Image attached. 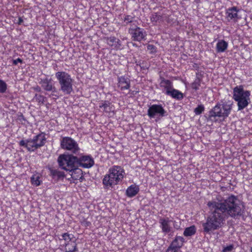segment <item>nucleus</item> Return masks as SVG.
Returning <instances> with one entry per match:
<instances>
[{"label":"nucleus","instance_id":"nucleus-29","mask_svg":"<svg viewBox=\"0 0 252 252\" xmlns=\"http://www.w3.org/2000/svg\"><path fill=\"white\" fill-rule=\"evenodd\" d=\"M62 239L64 241V245H65L66 243H69L75 240V239H73V235L71 234L64 233L62 235Z\"/></svg>","mask_w":252,"mask_h":252},{"label":"nucleus","instance_id":"nucleus-25","mask_svg":"<svg viewBox=\"0 0 252 252\" xmlns=\"http://www.w3.org/2000/svg\"><path fill=\"white\" fill-rule=\"evenodd\" d=\"M64 246L65 247V252H74L77 251L75 240L69 243H66Z\"/></svg>","mask_w":252,"mask_h":252},{"label":"nucleus","instance_id":"nucleus-23","mask_svg":"<svg viewBox=\"0 0 252 252\" xmlns=\"http://www.w3.org/2000/svg\"><path fill=\"white\" fill-rule=\"evenodd\" d=\"M41 84L42 88L46 91L56 92V89L53 87L51 82L47 79H43L41 81Z\"/></svg>","mask_w":252,"mask_h":252},{"label":"nucleus","instance_id":"nucleus-26","mask_svg":"<svg viewBox=\"0 0 252 252\" xmlns=\"http://www.w3.org/2000/svg\"><path fill=\"white\" fill-rule=\"evenodd\" d=\"M150 19L154 25L163 21L162 16L158 13H153L150 17Z\"/></svg>","mask_w":252,"mask_h":252},{"label":"nucleus","instance_id":"nucleus-28","mask_svg":"<svg viewBox=\"0 0 252 252\" xmlns=\"http://www.w3.org/2000/svg\"><path fill=\"white\" fill-rule=\"evenodd\" d=\"M41 182V177L39 174H34L31 177V183L33 186H39Z\"/></svg>","mask_w":252,"mask_h":252},{"label":"nucleus","instance_id":"nucleus-34","mask_svg":"<svg viewBox=\"0 0 252 252\" xmlns=\"http://www.w3.org/2000/svg\"><path fill=\"white\" fill-rule=\"evenodd\" d=\"M204 110V107L202 105H198L196 108L194 109V112L197 115L201 114Z\"/></svg>","mask_w":252,"mask_h":252},{"label":"nucleus","instance_id":"nucleus-8","mask_svg":"<svg viewBox=\"0 0 252 252\" xmlns=\"http://www.w3.org/2000/svg\"><path fill=\"white\" fill-rule=\"evenodd\" d=\"M165 110L160 104H153L149 107L147 115L150 118L159 119L164 116Z\"/></svg>","mask_w":252,"mask_h":252},{"label":"nucleus","instance_id":"nucleus-31","mask_svg":"<svg viewBox=\"0 0 252 252\" xmlns=\"http://www.w3.org/2000/svg\"><path fill=\"white\" fill-rule=\"evenodd\" d=\"M7 90V84L2 80L0 79V93H4Z\"/></svg>","mask_w":252,"mask_h":252},{"label":"nucleus","instance_id":"nucleus-5","mask_svg":"<svg viewBox=\"0 0 252 252\" xmlns=\"http://www.w3.org/2000/svg\"><path fill=\"white\" fill-rule=\"evenodd\" d=\"M55 76L60 85V90L65 94H70L73 92V79L65 71H58Z\"/></svg>","mask_w":252,"mask_h":252},{"label":"nucleus","instance_id":"nucleus-3","mask_svg":"<svg viewBox=\"0 0 252 252\" xmlns=\"http://www.w3.org/2000/svg\"><path fill=\"white\" fill-rule=\"evenodd\" d=\"M232 109L231 102L218 103L209 112L208 119L213 122H221L230 114Z\"/></svg>","mask_w":252,"mask_h":252},{"label":"nucleus","instance_id":"nucleus-15","mask_svg":"<svg viewBox=\"0 0 252 252\" xmlns=\"http://www.w3.org/2000/svg\"><path fill=\"white\" fill-rule=\"evenodd\" d=\"M118 87L121 91L128 90L130 87V79L125 76L118 77Z\"/></svg>","mask_w":252,"mask_h":252},{"label":"nucleus","instance_id":"nucleus-11","mask_svg":"<svg viewBox=\"0 0 252 252\" xmlns=\"http://www.w3.org/2000/svg\"><path fill=\"white\" fill-rule=\"evenodd\" d=\"M77 163L82 167L89 168L94 165V161L91 156L84 155L78 158Z\"/></svg>","mask_w":252,"mask_h":252},{"label":"nucleus","instance_id":"nucleus-38","mask_svg":"<svg viewBox=\"0 0 252 252\" xmlns=\"http://www.w3.org/2000/svg\"><path fill=\"white\" fill-rule=\"evenodd\" d=\"M22 63V60L20 58H18V59L13 61V63L14 65H17L18 63Z\"/></svg>","mask_w":252,"mask_h":252},{"label":"nucleus","instance_id":"nucleus-35","mask_svg":"<svg viewBox=\"0 0 252 252\" xmlns=\"http://www.w3.org/2000/svg\"><path fill=\"white\" fill-rule=\"evenodd\" d=\"M147 50L150 54L155 53L157 51L156 47L152 44H148L147 45Z\"/></svg>","mask_w":252,"mask_h":252},{"label":"nucleus","instance_id":"nucleus-32","mask_svg":"<svg viewBox=\"0 0 252 252\" xmlns=\"http://www.w3.org/2000/svg\"><path fill=\"white\" fill-rule=\"evenodd\" d=\"M51 173L53 177H57L58 178H61L63 176V173L56 169L51 170Z\"/></svg>","mask_w":252,"mask_h":252},{"label":"nucleus","instance_id":"nucleus-42","mask_svg":"<svg viewBox=\"0 0 252 252\" xmlns=\"http://www.w3.org/2000/svg\"><path fill=\"white\" fill-rule=\"evenodd\" d=\"M133 46H136V44H133Z\"/></svg>","mask_w":252,"mask_h":252},{"label":"nucleus","instance_id":"nucleus-22","mask_svg":"<svg viewBox=\"0 0 252 252\" xmlns=\"http://www.w3.org/2000/svg\"><path fill=\"white\" fill-rule=\"evenodd\" d=\"M167 95L170 96L173 98L179 100L182 99L184 97L183 94L181 92L174 88H173L170 92H168Z\"/></svg>","mask_w":252,"mask_h":252},{"label":"nucleus","instance_id":"nucleus-12","mask_svg":"<svg viewBox=\"0 0 252 252\" xmlns=\"http://www.w3.org/2000/svg\"><path fill=\"white\" fill-rule=\"evenodd\" d=\"M19 145L20 146L26 148L30 152H33L38 149L33 138L27 140H22L20 141Z\"/></svg>","mask_w":252,"mask_h":252},{"label":"nucleus","instance_id":"nucleus-40","mask_svg":"<svg viewBox=\"0 0 252 252\" xmlns=\"http://www.w3.org/2000/svg\"><path fill=\"white\" fill-rule=\"evenodd\" d=\"M166 252H176L175 250H173L171 247H168Z\"/></svg>","mask_w":252,"mask_h":252},{"label":"nucleus","instance_id":"nucleus-18","mask_svg":"<svg viewBox=\"0 0 252 252\" xmlns=\"http://www.w3.org/2000/svg\"><path fill=\"white\" fill-rule=\"evenodd\" d=\"M160 86L163 89V92H165L166 94L173 88L172 82L169 80L164 79L161 81Z\"/></svg>","mask_w":252,"mask_h":252},{"label":"nucleus","instance_id":"nucleus-43","mask_svg":"<svg viewBox=\"0 0 252 252\" xmlns=\"http://www.w3.org/2000/svg\"><path fill=\"white\" fill-rule=\"evenodd\" d=\"M133 46H136V44H133Z\"/></svg>","mask_w":252,"mask_h":252},{"label":"nucleus","instance_id":"nucleus-37","mask_svg":"<svg viewBox=\"0 0 252 252\" xmlns=\"http://www.w3.org/2000/svg\"><path fill=\"white\" fill-rule=\"evenodd\" d=\"M234 249V246L232 245H230L224 247L222 252H232Z\"/></svg>","mask_w":252,"mask_h":252},{"label":"nucleus","instance_id":"nucleus-19","mask_svg":"<svg viewBox=\"0 0 252 252\" xmlns=\"http://www.w3.org/2000/svg\"><path fill=\"white\" fill-rule=\"evenodd\" d=\"M139 187L136 185H131L126 190V194L128 197L135 196L139 192Z\"/></svg>","mask_w":252,"mask_h":252},{"label":"nucleus","instance_id":"nucleus-39","mask_svg":"<svg viewBox=\"0 0 252 252\" xmlns=\"http://www.w3.org/2000/svg\"><path fill=\"white\" fill-rule=\"evenodd\" d=\"M174 228L176 229H179L180 228V224H178V222L175 221H173Z\"/></svg>","mask_w":252,"mask_h":252},{"label":"nucleus","instance_id":"nucleus-1","mask_svg":"<svg viewBox=\"0 0 252 252\" xmlns=\"http://www.w3.org/2000/svg\"><path fill=\"white\" fill-rule=\"evenodd\" d=\"M210 210L206 221L203 223V230L207 233L221 228L224 224V216L235 218L241 216L244 206L241 201L234 195L226 199L212 200L207 203Z\"/></svg>","mask_w":252,"mask_h":252},{"label":"nucleus","instance_id":"nucleus-13","mask_svg":"<svg viewBox=\"0 0 252 252\" xmlns=\"http://www.w3.org/2000/svg\"><path fill=\"white\" fill-rule=\"evenodd\" d=\"M171 221V220L168 218H161L159 219V223L162 232L166 234L171 232L172 228L170 224Z\"/></svg>","mask_w":252,"mask_h":252},{"label":"nucleus","instance_id":"nucleus-21","mask_svg":"<svg viewBox=\"0 0 252 252\" xmlns=\"http://www.w3.org/2000/svg\"><path fill=\"white\" fill-rule=\"evenodd\" d=\"M33 139L38 148L43 146L45 144L46 140L45 134L43 133L37 134L33 137Z\"/></svg>","mask_w":252,"mask_h":252},{"label":"nucleus","instance_id":"nucleus-27","mask_svg":"<svg viewBox=\"0 0 252 252\" xmlns=\"http://www.w3.org/2000/svg\"><path fill=\"white\" fill-rule=\"evenodd\" d=\"M196 231V228L194 225H191L185 228L184 232V235L186 237L193 235Z\"/></svg>","mask_w":252,"mask_h":252},{"label":"nucleus","instance_id":"nucleus-30","mask_svg":"<svg viewBox=\"0 0 252 252\" xmlns=\"http://www.w3.org/2000/svg\"><path fill=\"white\" fill-rule=\"evenodd\" d=\"M134 17L131 15H124L123 16V20L126 24H128L132 22Z\"/></svg>","mask_w":252,"mask_h":252},{"label":"nucleus","instance_id":"nucleus-36","mask_svg":"<svg viewBox=\"0 0 252 252\" xmlns=\"http://www.w3.org/2000/svg\"><path fill=\"white\" fill-rule=\"evenodd\" d=\"M199 87H200V83H199V80H195L191 84V88L195 90H198L199 88Z\"/></svg>","mask_w":252,"mask_h":252},{"label":"nucleus","instance_id":"nucleus-16","mask_svg":"<svg viewBox=\"0 0 252 252\" xmlns=\"http://www.w3.org/2000/svg\"><path fill=\"white\" fill-rule=\"evenodd\" d=\"M185 240L182 236H176L169 247L175 250L176 252L182 247Z\"/></svg>","mask_w":252,"mask_h":252},{"label":"nucleus","instance_id":"nucleus-9","mask_svg":"<svg viewBox=\"0 0 252 252\" xmlns=\"http://www.w3.org/2000/svg\"><path fill=\"white\" fill-rule=\"evenodd\" d=\"M241 11V9L237 6L229 7L226 9V18L228 21L236 23L242 19V16L240 14Z\"/></svg>","mask_w":252,"mask_h":252},{"label":"nucleus","instance_id":"nucleus-4","mask_svg":"<svg viewBox=\"0 0 252 252\" xmlns=\"http://www.w3.org/2000/svg\"><path fill=\"white\" fill-rule=\"evenodd\" d=\"M251 92L245 90L242 85L237 86L233 90V98L237 102L238 110H242L251 102Z\"/></svg>","mask_w":252,"mask_h":252},{"label":"nucleus","instance_id":"nucleus-6","mask_svg":"<svg viewBox=\"0 0 252 252\" xmlns=\"http://www.w3.org/2000/svg\"><path fill=\"white\" fill-rule=\"evenodd\" d=\"M78 157L72 154H63L58 159L59 165L62 169L71 171L78 167Z\"/></svg>","mask_w":252,"mask_h":252},{"label":"nucleus","instance_id":"nucleus-7","mask_svg":"<svg viewBox=\"0 0 252 252\" xmlns=\"http://www.w3.org/2000/svg\"><path fill=\"white\" fill-rule=\"evenodd\" d=\"M61 147L64 150L70 152L72 154L78 155L81 149L77 142L69 137H64L61 140Z\"/></svg>","mask_w":252,"mask_h":252},{"label":"nucleus","instance_id":"nucleus-20","mask_svg":"<svg viewBox=\"0 0 252 252\" xmlns=\"http://www.w3.org/2000/svg\"><path fill=\"white\" fill-rule=\"evenodd\" d=\"M228 46V43L223 39H220L216 44V51L218 53H222L225 51Z\"/></svg>","mask_w":252,"mask_h":252},{"label":"nucleus","instance_id":"nucleus-10","mask_svg":"<svg viewBox=\"0 0 252 252\" xmlns=\"http://www.w3.org/2000/svg\"><path fill=\"white\" fill-rule=\"evenodd\" d=\"M128 32L131 35L132 40L136 41L145 40L147 36V33L144 29L136 26L129 28Z\"/></svg>","mask_w":252,"mask_h":252},{"label":"nucleus","instance_id":"nucleus-44","mask_svg":"<svg viewBox=\"0 0 252 252\" xmlns=\"http://www.w3.org/2000/svg\"><path fill=\"white\" fill-rule=\"evenodd\" d=\"M55 96L57 97H58V95H55Z\"/></svg>","mask_w":252,"mask_h":252},{"label":"nucleus","instance_id":"nucleus-41","mask_svg":"<svg viewBox=\"0 0 252 252\" xmlns=\"http://www.w3.org/2000/svg\"><path fill=\"white\" fill-rule=\"evenodd\" d=\"M23 22V20L22 18V17H19L18 21V24L19 25H21Z\"/></svg>","mask_w":252,"mask_h":252},{"label":"nucleus","instance_id":"nucleus-24","mask_svg":"<svg viewBox=\"0 0 252 252\" xmlns=\"http://www.w3.org/2000/svg\"><path fill=\"white\" fill-rule=\"evenodd\" d=\"M70 172H71V178L73 180H80L82 178V171L81 169L76 167Z\"/></svg>","mask_w":252,"mask_h":252},{"label":"nucleus","instance_id":"nucleus-14","mask_svg":"<svg viewBox=\"0 0 252 252\" xmlns=\"http://www.w3.org/2000/svg\"><path fill=\"white\" fill-rule=\"evenodd\" d=\"M99 107L102 109L103 113L110 115L111 113L114 112V106L108 100H102L99 104Z\"/></svg>","mask_w":252,"mask_h":252},{"label":"nucleus","instance_id":"nucleus-33","mask_svg":"<svg viewBox=\"0 0 252 252\" xmlns=\"http://www.w3.org/2000/svg\"><path fill=\"white\" fill-rule=\"evenodd\" d=\"M45 97L40 94H36L34 97V99L40 104H43L45 101Z\"/></svg>","mask_w":252,"mask_h":252},{"label":"nucleus","instance_id":"nucleus-2","mask_svg":"<svg viewBox=\"0 0 252 252\" xmlns=\"http://www.w3.org/2000/svg\"><path fill=\"white\" fill-rule=\"evenodd\" d=\"M125 175V171L122 167L114 165L104 175L102 180L103 185L106 189L112 188L122 182Z\"/></svg>","mask_w":252,"mask_h":252},{"label":"nucleus","instance_id":"nucleus-17","mask_svg":"<svg viewBox=\"0 0 252 252\" xmlns=\"http://www.w3.org/2000/svg\"><path fill=\"white\" fill-rule=\"evenodd\" d=\"M107 44L113 49L118 50L122 49L121 41L114 36H111L109 37L107 39Z\"/></svg>","mask_w":252,"mask_h":252}]
</instances>
